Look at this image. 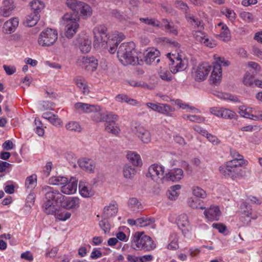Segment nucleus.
<instances>
[{
    "mask_svg": "<svg viewBox=\"0 0 262 262\" xmlns=\"http://www.w3.org/2000/svg\"><path fill=\"white\" fill-rule=\"evenodd\" d=\"M147 53L145 57V61L147 64H151L156 60V63H158L160 61L159 56L160 52L156 49L150 48L146 50Z\"/></svg>",
    "mask_w": 262,
    "mask_h": 262,
    "instance_id": "17",
    "label": "nucleus"
},
{
    "mask_svg": "<svg viewBox=\"0 0 262 262\" xmlns=\"http://www.w3.org/2000/svg\"><path fill=\"white\" fill-rule=\"evenodd\" d=\"M202 44L211 48H214L216 46L215 41L212 39L208 38L207 35L203 40Z\"/></svg>",
    "mask_w": 262,
    "mask_h": 262,
    "instance_id": "64",
    "label": "nucleus"
},
{
    "mask_svg": "<svg viewBox=\"0 0 262 262\" xmlns=\"http://www.w3.org/2000/svg\"><path fill=\"white\" fill-rule=\"evenodd\" d=\"M79 191L81 195L84 198H89L94 195V191L91 186L85 182H79Z\"/></svg>",
    "mask_w": 262,
    "mask_h": 262,
    "instance_id": "23",
    "label": "nucleus"
},
{
    "mask_svg": "<svg viewBox=\"0 0 262 262\" xmlns=\"http://www.w3.org/2000/svg\"><path fill=\"white\" fill-rule=\"evenodd\" d=\"M159 74L160 78L163 80L170 81L172 79L170 73L167 70L161 69L159 72Z\"/></svg>",
    "mask_w": 262,
    "mask_h": 262,
    "instance_id": "62",
    "label": "nucleus"
},
{
    "mask_svg": "<svg viewBox=\"0 0 262 262\" xmlns=\"http://www.w3.org/2000/svg\"><path fill=\"white\" fill-rule=\"evenodd\" d=\"M19 24L17 17H12L7 20L3 25V32L5 34H11L14 32Z\"/></svg>",
    "mask_w": 262,
    "mask_h": 262,
    "instance_id": "15",
    "label": "nucleus"
},
{
    "mask_svg": "<svg viewBox=\"0 0 262 262\" xmlns=\"http://www.w3.org/2000/svg\"><path fill=\"white\" fill-rule=\"evenodd\" d=\"M80 205L79 199L77 197H70L67 200L64 199L61 206L67 209H75L79 207Z\"/></svg>",
    "mask_w": 262,
    "mask_h": 262,
    "instance_id": "21",
    "label": "nucleus"
},
{
    "mask_svg": "<svg viewBox=\"0 0 262 262\" xmlns=\"http://www.w3.org/2000/svg\"><path fill=\"white\" fill-rule=\"evenodd\" d=\"M255 79L254 76L248 71L244 75L242 81L245 86L253 87L254 85Z\"/></svg>",
    "mask_w": 262,
    "mask_h": 262,
    "instance_id": "34",
    "label": "nucleus"
},
{
    "mask_svg": "<svg viewBox=\"0 0 262 262\" xmlns=\"http://www.w3.org/2000/svg\"><path fill=\"white\" fill-rule=\"evenodd\" d=\"M223 14L225 15L230 20L233 21L234 20L236 14L233 10L225 8L221 11Z\"/></svg>",
    "mask_w": 262,
    "mask_h": 262,
    "instance_id": "58",
    "label": "nucleus"
},
{
    "mask_svg": "<svg viewBox=\"0 0 262 262\" xmlns=\"http://www.w3.org/2000/svg\"><path fill=\"white\" fill-rule=\"evenodd\" d=\"M67 182V178L62 176H54L49 179V184L62 186Z\"/></svg>",
    "mask_w": 262,
    "mask_h": 262,
    "instance_id": "36",
    "label": "nucleus"
},
{
    "mask_svg": "<svg viewBox=\"0 0 262 262\" xmlns=\"http://www.w3.org/2000/svg\"><path fill=\"white\" fill-rule=\"evenodd\" d=\"M105 130L109 133H111L112 134L117 135L120 133V128L119 127L117 126H112L111 125V124L106 123L105 125Z\"/></svg>",
    "mask_w": 262,
    "mask_h": 262,
    "instance_id": "60",
    "label": "nucleus"
},
{
    "mask_svg": "<svg viewBox=\"0 0 262 262\" xmlns=\"http://www.w3.org/2000/svg\"><path fill=\"white\" fill-rule=\"evenodd\" d=\"M216 29L220 33L217 34V37L220 39L224 41H228L230 40V32L226 24L220 23L216 26Z\"/></svg>",
    "mask_w": 262,
    "mask_h": 262,
    "instance_id": "16",
    "label": "nucleus"
},
{
    "mask_svg": "<svg viewBox=\"0 0 262 262\" xmlns=\"http://www.w3.org/2000/svg\"><path fill=\"white\" fill-rule=\"evenodd\" d=\"M193 36L197 41L202 43L206 35L202 31H196L193 32Z\"/></svg>",
    "mask_w": 262,
    "mask_h": 262,
    "instance_id": "63",
    "label": "nucleus"
},
{
    "mask_svg": "<svg viewBox=\"0 0 262 262\" xmlns=\"http://www.w3.org/2000/svg\"><path fill=\"white\" fill-rule=\"evenodd\" d=\"M243 165L244 164L239 163L238 161L230 160L227 162L224 165L221 166L219 167V171L225 177L234 179L239 176V167Z\"/></svg>",
    "mask_w": 262,
    "mask_h": 262,
    "instance_id": "6",
    "label": "nucleus"
},
{
    "mask_svg": "<svg viewBox=\"0 0 262 262\" xmlns=\"http://www.w3.org/2000/svg\"><path fill=\"white\" fill-rule=\"evenodd\" d=\"M139 20L141 22L143 23L146 25L161 28V23H160L159 20L155 18L150 17H140Z\"/></svg>",
    "mask_w": 262,
    "mask_h": 262,
    "instance_id": "46",
    "label": "nucleus"
},
{
    "mask_svg": "<svg viewBox=\"0 0 262 262\" xmlns=\"http://www.w3.org/2000/svg\"><path fill=\"white\" fill-rule=\"evenodd\" d=\"M42 117L44 119L48 120L54 126H59L62 123V121L59 118L57 115L54 114L51 112L43 113L42 115Z\"/></svg>",
    "mask_w": 262,
    "mask_h": 262,
    "instance_id": "25",
    "label": "nucleus"
},
{
    "mask_svg": "<svg viewBox=\"0 0 262 262\" xmlns=\"http://www.w3.org/2000/svg\"><path fill=\"white\" fill-rule=\"evenodd\" d=\"M30 7L34 10V12L42 10L45 7V5L43 2L39 0H34L30 3Z\"/></svg>",
    "mask_w": 262,
    "mask_h": 262,
    "instance_id": "56",
    "label": "nucleus"
},
{
    "mask_svg": "<svg viewBox=\"0 0 262 262\" xmlns=\"http://www.w3.org/2000/svg\"><path fill=\"white\" fill-rule=\"evenodd\" d=\"M82 3L78 0H66V4L72 11L78 13Z\"/></svg>",
    "mask_w": 262,
    "mask_h": 262,
    "instance_id": "35",
    "label": "nucleus"
},
{
    "mask_svg": "<svg viewBox=\"0 0 262 262\" xmlns=\"http://www.w3.org/2000/svg\"><path fill=\"white\" fill-rule=\"evenodd\" d=\"M132 246L135 250L150 251L156 247V245L149 236L143 235V232H136L132 241Z\"/></svg>",
    "mask_w": 262,
    "mask_h": 262,
    "instance_id": "4",
    "label": "nucleus"
},
{
    "mask_svg": "<svg viewBox=\"0 0 262 262\" xmlns=\"http://www.w3.org/2000/svg\"><path fill=\"white\" fill-rule=\"evenodd\" d=\"M230 154L231 157L233 158L232 160H236L239 162V163H241L245 165L247 161L244 159V157L240 155L238 152H237L236 150L230 148Z\"/></svg>",
    "mask_w": 262,
    "mask_h": 262,
    "instance_id": "47",
    "label": "nucleus"
},
{
    "mask_svg": "<svg viewBox=\"0 0 262 262\" xmlns=\"http://www.w3.org/2000/svg\"><path fill=\"white\" fill-rule=\"evenodd\" d=\"M255 108L245 106H240L238 108V114L242 117L253 120Z\"/></svg>",
    "mask_w": 262,
    "mask_h": 262,
    "instance_id": "27",
    "label": "nucleus"
},
{
    "mask_svg": "<svg viewBox=\"0 0 262 262\" xmlns=\"http://www.w3.org/2000/svg\"><path fill=\"white\" fill-rule=\"evenodd\" d=\"M126 158L134 166L141 167L142 165V161L140 155L135 151H128L126 154Z\"/></svg>",
    "mask_w": 262,
    "mask_h": 262,
    "instance_id": "22",
    "label": "nucleus"
},
{
    "mask_svg": "<svg viewBox=\"0 0 262 262\" xmlns=\"http://www.w3.org/2000/svg\"><path fill=\"white\" fill-rule=\"evenodd\" d=\"M78 64L85 70L93 72L98 67V60L94 57L82 56L78 58Z\"/></svg>",
    "mask_w": 262,
    "mask_h": 262,
    "instance_id": "11",
    "label": "nucleus"
},
{
    "mask_svg": "<svg viewBox=\"0 0 262 262\" xmlns=\"http://www.w3.org/2000/svg\"><path fill=\"white\" fill-rule=\"evenodd\" d=\"M181 188V186L179 184L171 186L167 192L168 199L170 200H176L179 195V190Z\"/></svg>",
    "mask_w": 262,
    "mask_h": 262,
    "instance_id": "30",
    "label": "nucleus"
},
{
    "mask_svg": "<svg viewBox=\"0 0 262 262\" xmlns=\"http://www.w3.org/2000/svg\"><path fill=\"white\" fill-rule=\"evenodd\" d=\"M211 67L207 62H202L193 68L192 75L197 81L205 80L211 71Z\"/></svg>",
    "mask_w": 262,
    "mask_h": 262,
    "instance_id": "9",
    "label": "nucleus"
},
{
    "mask_svg": "<svg viewBox=\"0 0 262 262\" xmlns=\"http://www.w3.org/2000/svg\"><path fill=\"white\" fill-rule=\"evenodd\" d=\"M183 118L185 120H189L192 122L196 123H203L205 121V118L201 116L192 115H184Z\"/></svg>",
    "mask_w": 262,
    "mask_h": 262,
    "instance_id": "51",
    "label": "nucleus"
},
{
    "mask_svg": "<svg viewBox=\"0 0 262 262\" xmlns=\"http://www.w3.org/2000/svg\"><path fill=\"white\" fill-rule=\"evenodd\" d=\"M79 16L71 13H67L62 16L63 24L66 28V36L72 38L77 32L79 25Z\"/></svg>",
    "mask_w": 262,
    "mask_h": 262,
    "instance_id": "5",
    "label": "nucleus"
},
{
    "mask_svg": "<svg viewBox=\"0 0 262 262\" xmlns=\"http://www.w3.org/2000/svg\"><path fill=\"white\" fill-rule=\"evenodd\" d=\"M236 117L237 115L235 112L230 109L222 107L221 118L224 119H232L235 118Z\"/></svg>",
    "mask_w": 262,
    "mask_h": 262,
    "instance_id": "42",
    "label": "nucleus"
},
{
    "mask_svg": "<svg viewBox=\"0 0 262 262\" xmlns=\"http://www.w3.org/2000/svg\"><path fill=\"white\" fill-rule=\"evenodd\" d=\"M222 77V70L218 64L213 66V69L210 76L211 81L214 84L220 82Z\"/></svg>",
    "mask_w": 262,
    "mask_h": 262,
    "instance_id": "24",
    "label": "nucleus"
},
{
    "mask_svg": "<svg viewBox=\"0 0 262 262\" xmlns=\"http://www.w3.org/2000/svg\"><path fill=\"white\" fill-rule=\"evenodd\" d=\"M117 56L120 62L124 66L139 63L135 44L133 42L122 43L118 48Z\"/></svg>",
    "mask_w": 262,
    "mask_h": 262,
    "instance_id": "3",
    "label": "nucleus"
},
{
    "mask_svg": "<svg viewBox=\"0 0 262 262\" xmlns=\"http://www.w3.org/2000/svg\"><path fill=\"white\" fill-rule=\"evenodd\" d=\"M137 173V169L129 164H125L122 169V173L124 178L132 180Z\"/></svg>",
    "mask_w": 262,
    "mask_h": 262,
    "instance_id": "28",
    "label": "nucleus"
},
{
    "mask_svg": "<svg viewBox=\"0 0 262 262\" xmlns=\"http://www.w3.org/2000/svg\"><path fill=\"white\" fill-rule=\"evenodd\" d=\"M79 13L83 18L86 19L92 16L93 10L88 4L82 2L80 7Z\"/></svg>",
    "mask_w": 262,
    "mask_h": 262,
    "instance_id": "29",
    "label": "nucleus"
},
{
    "mask_svg": "<svg viewBox=\"0 0 262 262\" xmlns=\"http://www.w3.org/2000/svg\"><path fill=\"white\" fill-rule=\"evenodd\" d=\"M134 133L136 136L144 143L148 144L151 141V135L149 131L142 125L135 127Z\"/></svg>",
    "mask_w": 262,
    "mask_h": 262,
    "instance_id": "12",
    "label": "nucleus"
},
{
    "mask_svg": "<svg viewBox=\"0 0 262 262\" xmlns=\"http://www.w3.org/2000/svg\"><path fill=\"white\" fill-rule=\"evenodd\" d=\"M155 219L150 217H143L137 219V226L145 227L154 224Z\"/></svg>",
    "mask_w": 262,
    "mask_h": 262,
    "instance_id": "40",
    "label": "nucleus"
},
{
    "mask_svg": "<svg viewBox=\"0 0 262 262\" xmlns=\"http://www.w3.org/2000/svg\"><path fill=\"white\" fill-rule=\"evenodd\" d=\"M99 109L92 112V118L93 121L96 122H104L105 113L101 111V107L98 105Z\"/></svg>",
    "mask_w": 262,
    "mask_h": 262,
    "instance_id": "39",
    "label": "nucleus"
},
{
    "mask_svg": "<svg viewBox=\"0 0 262 262\" xmlns=\"http://www.w3.org/2000/svg\"><path fill=\"white\" fill-rule=\"evenodd\" d=\"M37 185V176L32 174L28 177L25 181V187L27 189L32 191Z\"/></svg>",
    "mask_w": 262,
    "mask_h": 262,
    "instance_id": "33",
    "label": "nucleus"
},
{
    "mask_svg": "<svg viewBox=\"0 0 262 262\" xmlns=\"http://www.w3.org/2000/svg\"><path fill=\"white\" fill-rule=\"evenodd\" d=\"M78 164L79 167L83 170L89 172H94L95 168V163L93 160L82 158L78 160Z\"/></svg>",
    "mask_w": 262,
    "mask_h": 262,
    "instance_id": "19",
    "label": "nucleus"
},
{
    "mask_svg": "<svg viewBox=\"0 0 262 262\" xmlns=\"http://www.w3.org/2000/svg\"><path fill=\"white\" fill-rule=\"evenodd\" d=\"M214 59L215 61L213 62V66L218 64L221 68L222 66L227 67L230 64V62L225 60L224 57H220L219 55H214Z\"/></svg>",
    "mask_w": 262,
    "mask_h": 262,
    "instance_id": "54",
    "label": "nucleus"
},
{
    "mask_svg": "<svg viewBox=\"0 0 262 262\" xmlns=\"http://www.w3.org/2000/svg\"><path fill=\"white\" fill-rule=\"evenodd\" d=\"M185 18L187 21L195 28H203V22L197 17L190 13L185 14Z\"/></svg>",
    "mask_w": 262,
    "mask_h": 262,
    "instance_id": "26",
    "label": "nucleus"
},
{
    "mask_svg": "<svg viewBox=\"0 0 262 262\" xmlns=\"http://www.w3.org/2000/svg\"><path fill=\"white\" fill-rule=\"evenodd\" d=\"M67 129L72 132H80L81 127L78 122L76 121H70L66 125Z\"/></svg>",
    "mask_w": 262,
    "mask_h": 262,
    "instance_id": "52",
    "label": "nucleus"
},
{
    "mask_svg": "<svg viewBox=\"0 0 262 262\" xmlns=\"http://www.w3.org/2000/svg\"><path fill=\"white\" fill-rule=\"evenodd\" d=\"M115 100L119 102H126L132 105H136L138 104L137 101L135 99L129 98L124 94H118L115 97Z\"/></svg>",
    "mask_w": 262,
    "mask_h": 262,
    "instance_id": "37",
    "label": "nucleus"
},
{
    "mask_svg": "<svg viewBox=\"0 0 262 262\" xmlns=\"http://www.w3.org/2000/svg\"><path fill=\"white\" fill-rule=\"evenodd\" d=\"M74 111L79 114L91 113L99 109L98 105L82 102H77L74 105Z\"/></svg>",
    "mask_w": 262,
    "mask_h": 262,
    "instance_id": "14",
    "label": "nucleus"
},
{
    "mask_svg": "<svg viewBox=\"0 0 262 262\" xmlns=\"http://www.w3.org/2000/svg\"><path fill=\"white\" fill-rule=\"evenodd\" d=\"M106 32L107 29L104 26L100 25L95 27L93 30L94 46L96 49L109 48V52L114 54L116 52L118 44L124 38V36L117 32L108 36Z\"/></svg>",
    "mask_w": 262,
    "mask_h": 262,
    "instance_id": "1",
    "label": "nucleus"
},
{
    "mask_svg": "<svg viewBox=\"0 0 262 262\" xmlns=\"http://www.w3.org/2000/svg\"><path fill=\"white\" fill-rule=\"evenodd\" d=\"M176 103L180 108L186 110L188 112L196 113H200V111L198 108H196L193 106H190L188 104L183 103L180 100H177Z\"/></svg>",
    "mask_w": 262,
    "mask_h": 262,
    "instance_id": "44",
    "label": "nucleus"
},
{
    "mask_svg": "<svg viewBox=\"0 0 262 262\" xmlns=\"http://www.w3.org/2000/svg\"><path fill=\"white\" fill-rule=\"evenodd\" d=\"M35 200V194L34 193H30L27 196L26 199L25 210L26 211H29L31 207L34 205Z\"/></svg>",
    "mask_w": 262,
    "mask_h": 262,
    "instance_id": "48",
    "label": "nucleus"
},
{
    "mask_svg": "<svg viewBox=\"0 0 262 262\" xmlns=\"http://www.w3.org/2000/svg\"><path fill=\"white\" fill-rule=\"evenodd\" d=\"M239 16L246 23H251L253 22L254 20V17L253 14L249 12H241L239 14Z\"/></svg>",
    "mask_w": 262,
    "mask_h": 262,
    "instance_id": "49",
    "label": "nucleus"
},
{
    "mask_svg": "<svg viewBox=\"0 0 262 262\" xmlns=\"http://www.w3.org/2000/svg\"><path fill=\"white\" fill-rule=\"evenodd\" d=\"M79 47L82 53L89 52L91 49V40L89 39H84L80 42Z\"/></svg>",
    "mask_w": 262,
    "mask_h": 262,
    "instance_id": "45",
    "label": "nucleus"
},
{
    "mask_svg": "<svg viewBox=\"0 0 262 262\" xmlns=\"http://www.w3.org/2000/svg\"><path fill=\"white\" fill-rule=\"evenodd\" d=\"M119 117L117 115L113 113V112H109L105 113L104 115V121L106 123L110 124V123H115L118 119Z\"/></svg>",
    "mask_w": 262,
    "mask_h": 262,
    "instance_id": "55",
    "label": "nucleus"
},
{
    "mask_svg": "<svg viewBox=\"0 0 262 262\" xmlns=\"http://www.w3.org/2000/svg\"><path fill=\"white\" fill-rule=\"evenodd\" d=\"M76 85L81 90L84 94H89L90 90L87 84L86 81L80 78H77L75 79Z\"/></svg>",
    "mask_w": 262,
    "mask_h": 262,
    "instance_id": "38",
    "label": "nucleus"
},
{
    "mask_svg": "<svg viewBox=\"0 0 262 262\" xmlns=\"http://www.w3.org/2000/svg\"><path fill=\"white\" fill-rule=\"evenodd\" d=\"M192 193L196 197L202 199H204L207 196L206 192L201 188L198 186H195L193 187Z\"/></svg>",
    "mask_w": 262,
    "mask_h": 262,
    "instance_id": "57",
    "label": "nucleus"
},
{
    "mask_svg": "<svg viewBox=\"0 0 262 262\" xmlns=\"http://www.w3.org/2000/svg\"><path fill=\"white\" fill-rule=\"evenodd\" d=\"M183 177V171L180 168H174L165 174V180L178 182Z\"/></svg>",
    "mask_w": 262,
    "mask_h": 262,
    "instance_id": "20",
    "label": "nucleus"
},
{
    "mask_svg": "<svg viewBox=\"0 0 262 262\" xmlns=\"http://www.w3.org/2000/svg\"><path fill=\"white\" fill-rule=\"evenodd\" d=\"M58 38L57 30L47 28L42 30L38 35L37 42L43 47H48L53 45Z\"/></svg>",
    "mask_w": 262,
    "mask_h": 262,
    "instance_id": "7",
    "label": "nucleus"
},
{
    "mask_svg": "<svg viewBox=\"0 0 262 262\" xmlns=\"http://www.w3.org/2000/svg\"><path fill=\"white\" fill-rule=\"evenodd\" d=\"M188 206L192 209L200 208V200L196 198H189L187 200Z\"/></svg>",
    "mask_w": 262,
    "mask_h": 262,
    "instance_id": "59",
    "label": "nucleus"
},
{
    "mask_svg": "<svg viewBox=\"0 0 262 262\" xmlns=\"http://www.w3.org/2000/svg\"><path fill=\"white\" fill-rule=\"evenodd\" d=\"M173 111L174 109L167 104H159L157 112L166 116H171Z\"/></svg>",
    "mask_w": 262,
    "mask_h": 262,
    "instance_id": "41",
    "label": "nucleus"
},
{
    "mask_svg": "<svg viewBox=\"0 0 262 262\" xmlns=\"http://www.w3.org/2000/svg\"><path fill=\"white\" fill-rule=\"evenodd\" d=\"M128 206L133 211H140L143 208L141 203L136 198H132L128 200Z\"/></svg>",
    "mask_w": 262,
    "mask_h": 262,
    "instance_id": "31",
    "label": "nucleus"
},
{
    "mask_svg": "<svg viewBox=\"0 0 262 262\" xmlns=\"http://www.w3.org/2000/svg\"><path fill=\"white\" fill-rule=\"evenodd\" d=\"M42 191L45 194V201L42 206L43 211L45 213H56L57 211L56 205H61L65 196L59 190L49 186H44L42 187Z\"/></svg>",
    "mask_w": 262,
    "mask_h": 262,
    "instance_id": "2",
    "label": "nucleus"
},
{
    "mask_svg": "<svg viewBox=\"0 0 262 262\" xmlns=\"http://www.w3.org/2000/svg\"><path fill=\"white\" fill-rule=\"evenodd\" d=\"M104 213H117L118 212V206L116 202H112L108 205H106L103 208Z\"/></svg>",
    "mask_w": 262,
    "mask_h": 262,
    "instance_id": "50",
    "label": "nucleus"
},
{
    "mask_svg": "<svg viewBox=\"0 0 262 262\" xmlns=\"http://www.w3.org/2000/svg\"><path fill=\"white\" fill-rule=\"evenodd\" d=\"M77 188V180L72 177L69 180L67 179V182L60 187L61 191L66 194H72L75 193Z\"/></svg>",
    "mask_w": 262,
    "mask_h": 262,
    "instance_id": "13",
    "label": "nucleus"
},
{
    "mask_svg": "<svg viewBox=\"0 0 262 262\" xmlns=\"http://www.w3.org/2000/svg\"><path fill=\"white\" fill-rule=\"evenodd\" d=\"M164 171L165 167L163 166L154 164L148 168L146 177L150 178L158 184H163L165 180V176H164Z\"/></svg>",
    "mask_w": 262,
    "mask_h": 262,
    "instance_id": "8",
    "label": "nucleus"
},
{
    "mask_svg": "<svg viewBox=\"0 0 262 262\" xmlns=\"http://www.w3.org/2000/svg\"><path fill=\"white\" fill-rule=\"evenodd\" d=\"M164 28L165 31L173 35L178 34L177 28L173 25L170 24L167 19H163L161 22V28Z\"/></svg>",
    "mask_w": 262,
    "mask_h": 262,
    "instance_id": "32",
    "label": "nucleus"
},
{
    "mask_svg": "<svg viewBox=\"0 0 262 262\" xmlns=\"http://www.w3.org/2000/svg\"><path fill=\"white\" fill-rule=\"evenodd\" d=\"M14 8L13 0H4L1 9V15L4 17H9Z\"/></svg>",
    "mask_w": 262,
    "mask_h": 262,
    "instance_id": "18",
    "label": "nucleus"
},
{
    "mask_svg": "<svg viewBox=\"0 0 262 262\" xmlns=\"http://www.w3.org/2000/svg\"><path fill=\"white\" fill-rule=\"evenodd\" d=\"M38 20V14L36 12H34L27 16L25 23L27 26L32 27L37 24Z\"/></svg>",
    "mask_w": 262,
    "mask_h": 262,
    "instance_id": "43",
    "label": "nucleus"
},
{
    "mask_svg": "<svg viewBox=\"0 0 262 262\" xmlns=\"http://www.w3.org/2000/svg\"><path fill=\"white\" fill-rule=\"evenodd\" d=\"M168 57L171 62V65L170 67L171 72L176 74L179 72L184 70L187 67V61L180 57L179 54L175 55L168 53Z\"/></svg>",
    "mask_w": 262,
    "mask_h": 262,
    "instance_id": "10",
    "label": "nucleus"
},
{
    "mask_svg": "<svg viewBox=\"0 0 262 262\" xmlns=\"http://www.w3.org/2000/svg\"><path fill=\"white\" fill-rule=\"evenodd\" d=\"M174 7L180 10L181 11L185 12V14L186 13H189L188 10H189V7L187 3L184 2L181 0H176L174 3Z\"/></svg>",
    "mask_w": 262,
    "mask_h": 262,
    "instance_id": "53",
    "label": "nucleus"
},
{
    "mask_svg": "<svg viewBox=\"0 0 262 262\" xmlns=\"http://www.w3.org/2000/svg\"><path fill=\"white\" fill-rule=\"evenodd\" d=\"M200 208L205 210L204 213H220L221 212L219 206L214 204L210 205L208 208L201 207Z\"/></svg>",
    "mask_w": 262,
    "mask_h": 262,
    "instance_id": "61",
    "label": "nucleus"
}]
</instances>
